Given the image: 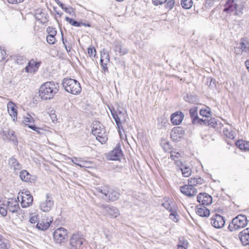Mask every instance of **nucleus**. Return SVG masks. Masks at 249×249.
Returning <instances> with one entry per match:
<instances>
[{"label": "nucleus", "mask_w": 249, "mask_h": 249, "mask_svg": "<svg viewBox=\"0 0 249 249\" xmlns=\"http://www.w3.org/2000/svg\"><path fill=\"white\" fill-rule=\"evenodd\" d=\"M59 88L58 83L54 81L45 82L40 87L39 96L42 100L51 99L58 92Z\"/></svg>", "instance_id": "nucleus-1"}, {"label": "nucleus", "mask_w": 249, "mask_h": 249, "mask_svg": "<svg viewBox=\"0 0 249 249\" xmlns=\"http://www.w3.org/2000/svg\"><path fill=\"white\" fill-rule=\"evenodd\" d=\"M246 4L245 0H228L225 5L224 11L228 12H235L234 14L240 16Z\"/></svg>", "instance_id": "nucleus-2"}, {"label": "nucleus", "mask_w": 249, "mask_h": 249, "mask_svg": "<svg viewBox=\"0 0 249 249\" xmlns=\"http://www.w3.org/2000/svg\"><path fill=\"white\" fill-rule=\"evenodd\" d=\"M62 85L67 92L73 95H77L81 91V87L79 82L74 79L64 78L62 80Z\"/></svg>", "instance_id": "nucleus-3"}, {"label": "nucleus", "mask_w": 249, "mask_h": 249, "mask_svg": "<svg viewBox=\"0 0 249 249\" xmlns=\"http://www.w3.org/2000/svg\"><path fill=\"white\" fill-rule=\"evenodd\" d=\"M92 133L101 143H104L107 140L106 130L99 121H94L92 124Z\"/></svg>", "instance_id": "nucleus-4"}, {"label": "nucleus", "mask_w": 249, "mask_h": 249, "mask_svg": "<svg viewBox=\"0 0 249 249\" xmlns=\"http://www.w3.org/2000/svg\"><path fill=\"white\" fill-rule=\"evenodd\" d=\"M175 154L172 153V160H175V164L178 171H180L182 175L184 177H188L192 174V170L190 167L182 162L180 159H176L181 157V154L178 152H174Z\"/></svg>", "instance_id": "nucleus-5"}, {"label": "nucleus", "mask_w": 249, "mask_h": 249, "mask_svg": "<svg viewBox=\"0 0 249 249\" xmlns=\"http://www.w3.org/2000/svg\"><path fill=\"white\" fill-rule=\"evenodd\" d=\"M248 224L247 216L239 214L232 219L229 224L228 229L230 231H234L244 228Z\"/></svg>", "instance_id": "nucleus-6"}, {"label": "nucleus", "mask_w": 249, "mask_h": 249, "mask_svg": "<svg viewBox=\"0 0 249 249\" xmlns=\"http://www.w3.org/2000/svg\"><path fill=\"white\" fill-rule=\"evenodd\" d=\"M111 114L116 124L118 131L120 133V130H123L122 124L126 122L127 114L125 110H121L118 109L116 111L114 108H110Z\"/></svg>", "instance_id": "nucleus-7"}, {"label": "nucleus", "mask_w": 249, "mask_h": 249, "mask_svg": "<svg viewBox=\"0 0 249 249\" xmlns=\"http://www.w3.org/2000/svg\"><path fill=\"white\" fill-rule=\"evenodd\" d=\"M96 190L98 192L103 194L105 196L104 198L107 201H115L119 198L120 195L117 191L107 186L98 187L96 188Z\"/></svg>", "instance_id": "nucleus-8"}, {"label": "nucleus", "mask_w": 249, "mask_h": 249, "mask_svg": "<svg viewBox=\"0 0 249 249\" xmlns=\"http://www.w3.org/2000/svg\"><path fill=\"white\" fill-rule=\"evenodd\" d=\"M18 201L21 199V205L23 208L30 206L33 203V197L28 190H23L18 196Z\"/></svg>", "instance_id": "nucleus-9"}, {"label": "nucleus", "mask_w": 249, "mask_h": 249, "mask_svg": "<svg viewBox=\"0 0 249 249\" xmlns=\"http://www.w3.org/2000/svg\"><path fill=\"white\" fill-rule=\"evenodd\" d=\"M85 239L82 234L73 233L70 240V249H82Z\"/></svg>", "instance_id": "nucleus-10"}, {"label": "nucleus", "mask_w": 249, "mask_h": 249, "mask_svg": "<svg viewBox=\"0 0 249 249\" xmlns=\"http://www.w3.org/2000/svg\"><path fill=\"white\" fill-rule=\"evenodd\" d=\"M68 232L63 228H59L53 232V239L56 243L60 244L67 240Z\"/></svg>", "instance_id": "nucleus-11"}, {"label": "nucleus", "mask_w": 249, "mask_h": 249, "mask_svg": "<svg viewBox=\"0 0 249 249\" xmlns=\"http://www.w3.org/2000/svg\"><path fill=\"white\" fill-rule=\"evenodd\" d=\"M53 206V201L51 195L47 194L46 199L41 202L39 207L41 211L44 212H48L51 210Z\"/></svg>", "instance_id": "nucleus-12"}, {"label": "nucleus", "mask_w": 249, "mask_h": 249, "mask_svg": "<svg viewBox=\"0 0 249 249\" xmlns=\"http://www.w3.org/2000/svg\"><path fill=\"white\" fill-rule=\"evenodd\" d=\"M212 225L216 229H220L224 227L225 224L224 217L220 214H215L211 219Z\"/></svg>", "instance_id": "nucleus-13"}, {"label": "nucleus", "mask_w": 249, "mask_h": 249, "mask_svg": "<svg viewBox=\"0 0 249 249\" xmlns=\"http://www.w3.org/2000/svg\"><path fill=\"white\" fill-rule=\"evenodd\" d=\"M123 156L122 151L120 144L116 145V147L108 153V160H119Z\"/></svg>", "instance_id": "nucleus-14"}, {"label": "nucleus", "mask_w": 249, "mask_h": 249, "mask_svg": "<svg viewBox=\"0 0 249 249\" xmlns=\"http://www.w3.org/2000/svg\"><path fill=\"white\" fill-rule=\"evenodd\" d=\"M99 207L105 211L106 214H107L113 218H115L120 214L119 211L114 207H111L108 205L100 204Z\"/></svg>", "instance_id": "nucleus-15"}, {"label": "nucleus", "mask_w": 249, "mask_h": 249, "mask_svg": "<svg viewBox=\"0 0 249 249\" xmlns=\"http://www.w3.org/2000/svg\"><path fill=\"white\" fill-rule=\"evenodd\" d=\"M197 200L202 206H208L212 203V197L209 194L200 193L197 196Z\"/></svg>", "instance_id": "nucleus-16"}, {"label": "nucleus", "mask_w": 249, "mask_h": 249, "mask_svg": "<svg viewBox=\"0 0 249 249\" xmlns=\"http://www.w3.org/2000/svg\"><path fill=\"white\" fill-rule=\"evenodd\" d=\"M7 208L10 212L20 214V208L18 202L15 199H11L7 202Z\"/></svg>", "instance_id": "nucleus-17"}, {"label": "nucleus", "mask_w": 249, "mask_h": 249, "mask_svg": "<svg viewBox=\"0 0 249 249\" xmlns=\"http://www.w3.org/2000/svg\"><path fill=\"white\" fill-rule=\"evenodd\" d=\"M238 237L242 245L244 246L249 245V228H247L240 232Z\"/></svg>", "instance_id": "nucleus-18"}, {"label": "nucleus", "mask_w": 249, "mask_h": 249, "mask_svg": "<svg viewBox=\"0 0 249 249\" xmlns=\"http://www.w3.org/2000/svg\"><path fill=\"white\" fill-rule=\"evenodd\" d=\"M8 164L10 168L13 170L14 172L16 174L18 173L22 168V165L14 157H12L8 160Z\"/></svg>", "instance_id": "nucleus-19"}, {"label": "nucleus", "mask_w": 249, "mask_h": 249, "mask_svg": "<svg viewBox=\"0 0 249 249\" xmlns=\"http://www.w3.org/2000/svg\"><path fill=\"white\" fill-rule=\"evenodd\" d=\"M180 191L182 193L189 197L194 196L197 193V190L194 187H191L188 185L181 186Z\"/></svg>", "instance_id": "nucleus-20"}, {"label": "nucleus", "mask_w": 249, "mask_h": 249, "mask_svg": "<svg viewBox=\"0 0 249 249\" xmlns=\"http://www.w3.org/2000/svg\"><path fill=\"white\" fill-rule=\"evenodd\" d=\"M7 110L9 114L13 118L14 122L17 119V107L13 102L10 101L7 105Z\"/></svg>", "instance_id": "nucleus-21"}, {"label": "nucleus", "mask_w": 249, "mask_h": 249, "mask_svg": "<svg viewBox=\"0 0 249 249\" xmlns=\"http://www.w3.org/2000/svg\"><path fill=\"white\" fill-rule=\"evenodd\" d=\"M109 62V57L108 54L105 53H102L100 58V65L105 73L108 71L107 65Z\"/></svg>", "instance_id": "nucleus-22"}, {"label": "nucleus", "mask_w": 249, "mask_h": 249, "mask_svg": "<svg viewBox=\"0 0 249 249\" xmlns=\"http://www.w3.org/2000/svg\"><path fill=\"white\" fill-rule=\"evenodd\" d=\"M114 50L115 52H118L120 55H124L128 52V50L124 47L121 42L119 41H116L114 42Z\"/></svg>", "instance_id": "nucleus-23"}, {"label": "nucleus", "mask_w": 249, "mask_h": 249, "mask_svg": "<svg viewBox=\"0 0 249 249\" xmlns=\"http://www.w3.org/2000/svg\"><path fill=\"white\" fill-rule=\"evenodd\" d=\"M184 118V114L181 111H177L172 113V124L174 125L179 124Z\"/></svg>", "instance_id": "nucleus-24"}, {"label": "nucleus", "mask_w": 249, "mask_h": 249, "mask_svg": "<svg viewBox=\"0 0 249 249\" xmlns=\"http://www.w3.org/2000/svg\"><path fill=\"white\" fill-rule=\"evenodd\" d=\"M34 122V120L33 117L29 114H27V116L24 117L23 122L26 125H28V127L33 129L35 131H38L39 129V128L36 126L34 124H28L33 123Z\"/></svg>", "instance_id": "nucleus-25"}, {"label": "nucleus", "mask_w": 249, "mask_h": 249, "mask_svg": "<svg viewBox=\"0 0 249 249\" xmlns=\"http://www.w3.org/2000/svg\"><path fill=\"white\" fill-rule=\"evenodd\" d=\"M40 63L31 60L29 62L28 65L25 67V71L27 72H35L38 69Z\"/></svg>", "instance_id": "nucleus-26"}, {"label": "nucleus", "mask_w": 249, "mask_h": 249, "mask_svg": "<svg viewBox=\"0 0 249 249\" xmlns=\"http://www.w3.org/2000/svg\"><path fill=\"white\" fill-rule=\"evenodd\" d=\"M189 246V242L184 237L180 236L178 237L176 249H188Z\"/></svg>", "instance_id": "nucleus-27"}, {"label": "nucleus", "mask_w": 249, "mask_h": 249, "mask_svg": "<svg viewBox=\"0 0 249 249\" xmlns=\"http://www.w3.org/2000/svg\"><path fill=\"white\" fill-rule=\"evenodd\" d=\"M190 116L192 119V122L194 124H200L201 121H199L202 119H199L197 116V110L196 107L191 108L189 110Z\"/></svg>", "instance_id": "nucleus-28"}, {"label": "nucleus", "mask_w": 249, "mask_h": 249, "mask_svg": "<svg viewBox=\"0 0 249 249\" xmlns=\"http://www.w3.org/2000/svg\"><path fill=\"white\" fill-rule=\"evenodd\" d=\"M57 4L63 9L65 11V12L70 14L71 16H75V12L74 11V9L72 7H67L65 6L64 4L61 2L59 0H55Z\"/></svg>", "instance_id": "nucleus-29"}, {"label": "nucleus", "mask_w": 249, "mask_h": 249, "mask_svg": "<svg viewBox=\"0 0 249 249\" xmlns=\"http://www.w3.org/2000/svg\"><path fill=\"white\" fill-rule=\"evenodd\" d=\"M47 14L42 12L40 10H37L35 14V18L36 20L40 21L41 23H45L47 22Z\"/></svg>", "instance_id": "nucleus-30"}, {"label": "nucleus", "mask_w": 249, "mask_h": 249, "mask_svg": "<svg viewBox=\"0 0 249 249\" xmlns=\"http://www.w3.org/2000/svg\"><path fill=\"white\" fill-rule=\"evenodd\" d=\"M199 121H201L200 124H203L205 125L210 126L211 127H215L217 124V122L216 120L213 118H211L210 119H205L200 120Z\"/></svg>", "instance_id": "nucleus-31"}, {"label": "nucleus", "mask_w": 249, "mask_h": 249, "mask_svg": "<svg viewBox=\"0 0 249 249\" xmlns=\"http://www.w3.org/2000/svg\"><path fill=\"white\" fill-rule=\"evenodd\" d=\"M196 213L199 216L202 217H208L210 215V213L209 210L204 206L202 207L198 208Z\"/></svg>", "instance_id": "nucleus-32"}, {"label": "nucleus", "mask_w": 249, "mask_h": 249, "mask_svg": "<svg viewBox=\"0 0 249 249\" xmlns=\"http://www.w3.org/2000/svg\"><path fill=\"white\" fill-rule=\"evenodd\" d=\"M235 144L241 150H249V142L238 140L236 141Z\"/></svg>", "instance_id": "nucleus-33"}, {"label": "nucleus", "mask_w": 249, "mask_h": 249, "mask_svg": "<svg viewBox=\"0 0 249 249\" xmlns=\"http://www.w3.org/2000/svg\"><path fill=\"white\" fill-rule=\"evenodd\" d=\"M51 223V221H44L43 220L39 221L36 224V227L40 230L45 231L47 230L50 225V223Z\"/></svg>", "instance_id": "nucleus-34"}, {"label": "nucleus", "mask_w": 249, "mask_h": 249, "mask_svg": "<svg viewBox=\"0 0 249 249\" xmlns=\"http://www.w3.org/2000/svg\"><path fill=\"white\" fill-rule=\"evenodd\" d=\"M203 179L200 178H191L188 179V185L191 187H194L197 184H201L203 182Z\"/></svg>", "instance_id": "nucleus-35"}, {"label": "nucleus", "mask_w": 249, "mask_h": 249, "mask_svg": "<svg viewBox=\"0 0 249 249\" xmlns=\"http://www.w3.org/2000/svg\"><path fill=\"white\" fill-rule=\"evenodd\" d=\"M19 177L22 181L28 182L30 181L31 175L26 170H23L20 172Z\"/></svg>", "instance_id": "nucleus-36"}, {"label": "nucleus", "mask_w": 249, "mask_h": 249, "mask_svg": "<svg viewBox=\"0 0 249 249\" xmlns=\"http://www.w3.org/2000/svg\"><path fill=\"white\" fill-rule=\"evenodd\" d=\"M71 161L75 164L81 167H87L86 164L88 163V161H83L80 159L73 157L71 159Z\"/></svg>", "instance_id": "nucleus-37"}, {"label": "nucleus", "mask_w": 249, "mask_h": 249, "mask_svg": "<svg viewBox=\"0 0 249 249\" xmlns=\"http://www.w3.org/2000/svg\"><path fill=\"white\" fill-rule=\"evenodd\" d=\"M161 145L165 152H167L170 154L171 157V145L169 142H166L165 140H162Z\"/></svg>", "instance_id": "nucleus-38"}, {"label": "nucleus", "mask_w": 249, "mask_h": 249, "mask_svg": "<svg viewBox=\"0 0 249 249\" xmlns=\"http://www.w3.org/2000/svg\"><path fill=\"white\" fill-rule=\"evenodd\" d=\"M161 205L166 209L168 210L169 212H171V213L169 214V217L171 216V207L169 198H164L162 200Z\"/></svg>", "instance_id": "nucleus-39"}, {"label": "nucleus", "mask_w": 249, "mask_h": 249, "mask_svg": "<svg viewBox=\"0 0 249 249\" xmlns=\"http://www.w3.org/2000/svg\"><path fill=\"white\" fill-rule=\"evenodd\" d=\"M192 0H181L180 2L182 7L186 9H188L191 8L193 5Z\"/></svg>", "instance_id": "nucleus-40"}, {"label": "nucleus", "mask_w": 249, "mask_h": 249, "mask_svg": "<svg viewBox=\"0 0 249 249\" xmlns=\"http://www.w3.org/2000/svg\"><path fill=\"white\" fill-rule=\"evenodd\" d=\"M172 132H173L175 134H176L177 137L180 138L184 133V131L183 130L182 127L179 126H176L172 129Z\"/></svg>", "instance_id": "nucleus-41"}, {"label": "nucleus", "mask_w": 249, "mask_h": 249, "mask_svg": "<svg viewBox=\"0 0 249 249\" xmlns=\"http://www.w3.org/2000/svg\"><path fill=\"white\" fill-rule=\"evenodd\" d=\"M199 113L201 116L205 117V119H208L209 117H211L212 115L210 108L200 109Z\"/></svg>", "instance_id": "nucleus-42"}, {"label": "nucleus", "mask_w": 249, "mask_h": 249, "mask_svg": "<svg viewBox=\"0 0 249 249\" xmlns=\"http://www.w3.org/2000/svg\"><path fill=\"white\" fill-rule=\"evenodd\" d=\"M46 31L48 34V36H55L57 34L56 29L52 26L48 27Z\"/></svg>", "instance_id": "nucleus-43"}, {"label": "nucleus", "mask_w": 249, "mask_h": 249, "mask_svg": "<svg viewBox=\"0 0 249 249\" xmlns=\"http://www.w3.org/2000/svg\"><path fill=\"white\" fill-rule=\"evenodd\" d=\"M223 133L227 138L231 139H233L234 138L233 133L230 129L227 128H224L223 130Z\"/></svg>", "instance_id": "nucleus-44"}, {"label": "nucleus", "mask_w": 249, "mask_h": 249, "mask_svg": "<svg viewBox=\"0 0 249 249\" xmlns=\"http://www.w3.org/2000/svg\"><path fill=\"white\" fill-rule=\"evenodd\" d=\"M7 137L12 141H15L17 140V137L15 133L12 130H9L7 132Z\"/></svg>", "instance_id": "nucleus-45"}, {"label": "nucleus", "mask_w": 249, "mask_h": 249, "mask_svg": "<svg viewBox=\"0 0 249 249\" xmlns=\"http://www.w3.org/2000/svg\"><path fill=\"white\" fill-rule=\"evenodd\" d=\"M239 48L242 50V52L249 53V47L243 42H241L239 46Z\"/></svg>", "instance_id": "nucleus-46"}, {"label": "nucleus", "mask_w": 249, "mask_h": 249, "mask_svg": "<svg viewBox=\"0 0 249 249\" xmlns=\"http://www.w3.org/2000/svg\"><path fill=\"white\" fill-rule=\"evenodd\" d=\"M61 35H62V40L63 42V43L64 45L65 48L66 49L67 52H69L71 51V46L70 44H66L67 43V41L66 40H64L63 37V34L61 32Z\"/></svg>", "instance_id": "nucleus-47"}, {"label": "nucleus", "mask_w": 249, "mask_h": 249, "mask_svg": "<svg viewBox=\"0 0 249 249\" xmlns=\"http://www.w3.org/2000/svg\"><path fill=\"white\" fill-rule=\"evenodd\" d=\"M55 36H47L46 40L48 43L50 45L54 44L56 42Z\"/></svg>", "instance_id": "nucleus-48"}, {"label": "nucleus", "mask_w": 249, "mask_h": 249, "mask_svg": "<svg viewBox=\"0 0 249 249\" xmlns=\"http://www.w3.org/2000/svg\"><path fill=\"white\" fill-rule=\"evenodd\" d=\"M172 217H173L172 218V220L176 222H178L180 219V216L178 214V213L175 210V209L173 210V209H172Z\"/></svg>", "instance_id": "nucleus-49"}, {"label": "nucleus", "mask_w": 249, "mask_h": 249, "mask_svg": "<svg viewBox=\"0 0 249 249\" xmlns=\"http://www.w3.org/2000/svg\"><path fill=\"white\" fill-rule=\"evenodd\" d=\"M8 209L7 208V205L5 206L3 205L2 206L0 205V213L3 216H5L6 215L7 213Z\"/></svg>", "instance_id": "nucleus-50"}, {"label": "nucleus", "mask_w": 249, "mask_h": 249, "mask_svg": "<svg viewBox=\"0 0 249 249\" xmlns=\"http://www.w3.org/2000/svg\"><path fill=\"white\" fill-rule=\"evenodd\" d=\"M96 50L94 47L89 48L88 50V54L90 57H94L96 55Z\"/></svg>", "instance_id": "nucleus-51"}, {"label": "nucleus", "mask_w": 249, "mask_h": 249, "mask_svg": "<svg viewBox=\"0 0 249 249\" xmlns=\"http://www.w3.org/2000/svg\"><path fill=\"white\" fill-rule=\"evenodd\" d=\"M6 52L4 50H2L1 48H0V62L4 60L6 56Z\"/></svg>", "instance_id": "nucleus-52"}, {"label": "nucleus", "mask_w": 249, "mask_h": 249, "mask_svg": "<svg viewBox=\"0 0 249 249\" xmlns=\"http://www.w3.org/2000/svg\"><path fill=\"white\" fill-rule=\"evenodd\" d=\"M167 0H152V3L156 6L161 5L164 3Z\"/></svg>", "instance_id": "nucleus-53"}, {"label": "nucleus", "mask_w": 249, "mask_h": 249, "mask_svg": "<svg viewBox=\"0 0 249 249\" xmlns=\"http://www.w3.org/2000/svg\"><path fill=\"white\" fill-rule=\"evenodd\" d=\"M184 100L186 102L191 103L194 102V97L191 95L187 94L184 97Z\"/></svg>", "instance_id": "nucleus-54"}, {"label": "nucleus", "mask_w": 249, "mask_h": 249, "mask_svg": "<svg viewBox=\"0 0 249 249\" xmlns=\"http://www.w3.org/2000/svg\"><path fill=\"white\" fill-rule=\"evenodd\" d=\"M38 215H32L29 219L30 222L31 223H35L38 221Z\"/></svg>", "instance_id": "nucleus-55"}, {"label": "nucleus", "mask_w": 249, "mask_h": 249, "mask_svg": "<svg viewBox=\"0 0 249 249\" xmlns=\"http://www.w3.org/2000/svg\"><path fill=\"white\" fill-rule=\"evenodd\" d=\"M8 248L7 243L0 240V249H8Z\"/></svg>", "instance_id": "nucleus-56"}, {"label": "nucleus", "mask_w": 249, "mask_h": 249, "mask_svg": "<svg viewBox=\"0 0 249 249\" xmlns=\"http://www.w3.org/2000/svg\"><path fill=\"white\" fill-rule=\"evenodd\" d=\"M82 23L80 22H78L75 20H73L71 25L74 27H80L82 26Z\"/></svg>", "instance_id": "nucleus-57"}, {"label": "nucleus", "mask_w": 249, "mask_h": 249, "mask_svg": "<svg viewBox=\"0 0 249 249\" xmlns=\"http://www.w3.org/2000/svg\"><path fill=\"white\" fill-rule=\"evenodd\" d=\"M24 0H7L9 3H12V4H15V3H20L23 1Z\"/></svg>", "instance_id": "nucleus-58"}, {"label": "nucleus", "mask_w": 249, "mask_h": 249, "mask_svg": "<svg viewBox=\"0 0 249 249\" xmlns=\"http://www.w3.org/2000/svg\"><path fill=\"white\" fill-rule=\"evenodd\" d=\"M50 117L52 120V121L54 123L57 121L56 116L55 114H52L50 115Z\"/></svg>", "instance_id": "nucleus-59"}, {"label": "nucleus", "mask_w": 249, "mask_h": 249, "mask_svg": "<svg viewBox=\"0 0 249 249\" xmlns=\"http://www.w3.org/2000/svg\"><path fill=\"white\" fill-rule=\"evenodd\" d=\"M65 19H66V20L67 22H68L70 23V24H71V25L72 22L73 20H74L73 19L71 18H69V17H66L65 18Z\"/></svg>", "instance_id": "nucleus-60"}, {"label": "nucleus", "mask_w": 249, "mask_h": 249, "mask_svg": "<svg viewBox=\"0 0 249 249\" xmlns=\"http://www.w3.org/2000/svg\"><path fill=\"white\" fill-rule=\"evenodd\" d=\"M105 235L106 236V238L107 239V240L110 241V237L108 233H107L106 231H104Z\"/></svg>", "instance_id": "nucleus-61"}, {"label": "nucleus", "mask_w": 249, "mask_h": 249, "mask_svg": "<svg viewBox=\"0 0 249 249\" xmlns=\"http://www.w3.org/2000/svg\"><path fill=\"white\" fill-rule=\"evenodd\" d=\"M245 65H246V66L247 67V69H248V70L249 71V60H247L246 61Z\"/></svg>", "instance_id": "nucleus-62"}, {"label": "nucleus", "mask_w": 249, "mask_h": 249, "mask_svg": "<svg viewBox=\"0 0 249 249\" xmlns=\"http://www.w3.org/2000/svg\"><path fill=\"white\" fill-rule=\"evenodd\" d=\"M53 9H54V11L56 12V14L57 15H59L60 17L61 16V15H62L61 13L59 12V11H56V8L54 7L53 8Z\"/></svg>", "instance_id": "nucleus-63"}, {"label": "nucleus", "mask_w": 249, "mask_h": 249, "mask_svg": "<svg viewBox=\"0 0 249 249\" xmlns=\"http://www.w3.org/2000/svg\"><path fill=\"white\" fill-rule=\"evenodd\" d=\"M80 23H82V26H88V27H90V25L89 23H83V22H80Z\"/></svg>", "instance_id": "nucleus-64"}]
</instances>
